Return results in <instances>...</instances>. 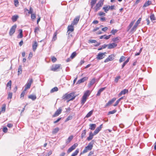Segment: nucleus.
<instances>
[{
	"label": "nucleus",
	"mask_w": 156,
	"mask_h": 156,
	"mask_svg": "<svg viewBox=\"0 0 156 156\" xmlns=\"http://www.w3.org/2000/svg\"><path fill=\"white\" fill-rule=\"evenodd\" d=\"M61 65L60 64H56L52 66L51 70L54 71H58L60 69H61Z\"/></svg>",
	"instance_id": "4"
},
{
	"label": "nucleus",
	"mask_w": 156,
	"mask_h": 156,
	"mask_svg": "<svg viewBox=\"0 0 156 156\" xmlns=\"http://www.w3.org/2000/svg\"><path fill=\"white\" fill-rule=\"evenodd\" d=\"M30 86L26 83L25 86V87L24 89L25 91H26L27 90V89H29L30 88Z\"/></svg>",
	"instance_id": "50"
},
{
	"label": "nucleus",
	"mask_w": 156,
	"mask_h": 156,
	"mask_svg": "<svg viewBox=\"0 0 156 156\" xmlns=\"http://www.w3.org/2000/svg\"><path fill=\"white\" fill-rule=\"evenodd\" d=\"M106 88V87H102L98 90V93L96 94L97 96H99L100 95L101 93L104 90H105Z\"/></svg>",
	"instance_id": "18"
},
{
	"label": "nucleus",
	"mask_w": 156,
	"mask_h": 156,
	"mask_svg": "<svg viewBox=\"0 0 156 156\" xmlns=\"http://www.w3.org/2000/svg\"><path fill=\"white\" fill-rule=\"evenodd\" d=\"M33 9L31 7H30V10L28 11V13L32 14H33Z\"/></svg>",
	"instance_id": "60"
},
{
	"label": "nucleus",
	"mask_w": 156,
	"mask_h": 156,
	"mask_svg": "<svg viewBox=\"0 0 156 156\" xmlns=\"http://www.w3.org/2000/svg\"><path fill=\"white\" fill-rule=\"evenodd\" d=\"M117 31L118 30L116 29H113L111 31V33L113 35H115Z\"/></svg>",
	"instance_id": "49"
},
{
	"label": "nucleus",
	"mask_w": 156,
	"mask_h": 156,
	"mask_svg": "<svg viewBox=\"0 0 156 156\" xmlns=\"http://www.w3.org/2000/svg\"><path fill=\"white\" fill-rule=\"evenodd\" d=\"M39 27H36L34 29V32L35 34H38V32L39 31Z\"/></svg>",
	"instance_id": "54"
},
{
	"label": "nucleus",
	"mask_w": 156,
	"mask_h": 156,
	"mask_svg": "<svg viewBox=\"0 0 156 156\" xmlns=\"http://www.w3.org/2000/svg\"><path fill=\"white\" fill-rule=\"evenodd\" d=\"M95 78H93L90 81V83L89 84L88 87H91V86L94 84V83H95Z\"/></svg>",
	"instance_id": "22"
},
{
	"label": "nucleus",
	"mask_w": 156,
	"mask_h": 156,
	"mask_svg": "<svg viewBox=\"0 0 156 156\" xmlns=\"http://www.w3.org/2000/svg\"><path fill=\"white\" fill-rule=\"evenodd\" d=\"M62 112V109L61 108H59L55 112V114L52 115L53 117H55L58 116Z\"/></svg>",
	"instance_id": "9"
},
{
	"label": "nucleus",
	"mask_w": 156,
	"mask_h": 156,
	"mask_svg": "<svg viewBox=\"0 0 156 156\" xmlns=\"http://www.w3.org/2000/svg\"><path fill=\"white\" fill-rule=\"evenodd\" d=\"M135 20H134V21H132L130 23V24H129V25L128 27V30H129V29H130L133 26V25L135 22Z\"/></svg>",
	"instance_id": "42"
},
{
	"label": "nucleus",
	"mask_w": 156,
	"mask_h": 156,
	"mask_svg": "<svg viewBox=\"0 0 156 156\" xmlns=\"http://www.w3.org/2000/svg\"><path fill=\"white\" fill-rule=\"evenodd\" d=\"M75 97L74 93L72 92L69 94L67 93L65 94L62 96V98L65 100L69 99V101H71L73 100Z\"/></svg>",
	"instance_id": "1"
},
{
	"label": "nucleus",
	"mask_w": 156,
	"mask_h": 156,
	"mask_svg": "<svg viewBox=\"0 0 156 156\" xmlns=\"http://www.w3.org/2000/svg\"><path fill=\"white\" fill-rule=\"evenodd\" d=\"M59 129L58 127H57L55 128L52 131V133L55 134L57 133L59 130Z\"/></svg>",
	"instance_id": "37"
},
{
	"label": "nucleus",
	"mask_w": 156,
	"mask_h": 156,
	"mask_svg": "<svg viewBox=\"0 0 156 156\" xmlns=\"http://www.w3.org/2000/svg\"><path fill=\"white\" fill-rule=\"evenodd\" d=\"M14 3L16 7H17L19 5V2L18 0H14Z\"/></svg>",
	"instance_id": "56"
},
{
	"label": "nucleus",
	"mask_w": 156,
	"mask_h": 156,
	"mask_svg": "<svg viewBox=\"0 0 156 156\" xmlns=\"http://www.w3.org/2000/svg\"><path fill=\"white\" fill-rule=\"evenodd\" d=\"M89 42L91 43H96L97 42V41L94 40H89Z\"/></svg>",
	"instance_id": "58"
},
{
	"label": "nucleus",
	"mask_w": 156,
	"mask_h": 156,
	"mask_svg": "<svg viewBox=\"0 0 156 156\" xmlns=\"http://www.w3.org/2000/svg\"><path fill=\"white\" fill-rule=\"evenodd\" d=\"M111 36V35H108V36H106V35H103V36H101L100 37V38L101 39H102L104 37H105V39H106V40H107V39H109Z\"/></svg>",
	"instance_id": "30"
},
{
	"label": "nucleus",
	"mask_w": 156,
	"mask_h": 156,
	"mask_svg": "<svg viewBox=\"0 0 156 156\" xmlns=\"http://www.w3.org/2000/svg\"><path fill=\"white\" fill-rule=\"evenodd\" d=\"M33 79H32V78H29L27 83L28 85H29L30 86H31V85Z\"/></svg>",
	"instance_id": "40"
},
{
	"label": "nucleus",
	"mask_w": 156,
	"mask_h": 156,
	"mask_svg": "<svg viewBox=\"0 0 156 156\" xmlns=\"http://www.w3.org/2000/svg\"><path fill=\"white\" fill-rule=\"evenodd\" d=\"M73 25H73L71 24L68 27L67 33H68L69 34L70 33V32H71L74 31V29Z\"/></svg>",
	"instance_id": "10"
},
{
	"label": "nucleus",
	"mask_w": 156,
	"mask_h": 156,
	"mask_svg": "<svg viewBox=\"0 0 156 156\" xmlns=\"http://www.w3.org/2000/svg\"><path fill=\"white\" fill-rule=\"evenodd\" d=\"M6 105L5 104H3L2 108L1 111L2 112H5V110Z\"/></svg>",
	"instance_id": "55"
},
{
	"label": "nucleus",
	"mask_w": 156,
	"mask_h": 156,
	"mask_svg": "<svg viewBox=\"0 0 156 156\" xmlns=\"http://www.w3.org/2000/svg\"><path fill=\"white\" fill-rule=\"evenodd\" d=\"M89 90H87L84 94L83 95L84 96L86 97L87 98L88 96H89L90 94L89 93Z\"/></svg>",
	"instance_id": "43"
},
{
	"label": "nucleus",
	"mask_w": 156,
	"mask_h": 156,
	"mask_svg": "<svg viewBox=\"0 0 156 156\" xmlns=\"http://www.w3.org/2000/svg\"><path fill=\"white\" fill-rule=\"evenodd\" d=\"M26 91H25V90H24L22 92V93H21V94L20 95V98H22V99H23V98L25 94Z\"/></svg>",
	"instance_id": "45"
},
{
	"label": "nucleus",
	"mask_w": 156,
	"mask_h": 156,
	"mask_svg": "<svg viewBox=\"0 0 156 156\" xmlns=\"http://www.w3.org/2000/svg\"><path fill=\"white\" fill-rule=\"evenodd\" d=\"M94 140H92V141L90 142L88 144V145L86 147L83 151L82 153L83 154L87 152L88 151H90L92 149L93 147L94 144Z\"/></svg>",
	"instance_id": "2"
},
{
	"label": "nucleus",
	"mask_w": 156,
	"mask_h": 156,
	"mask_svg": "<svg viewBox=\"0 0 156 156\" xmlns=\"http://www.w3.org/2000/svg\"><path fill=\"white\" fill-rule=\"evenodd\" d=\"M76 51L73 52L71 55L70 58L71 59H73L76 55Z\"/></svg>",
	"instance_id": "41"
},
{
	"label": "nucleus",
	"mask_w": 156,
	"mask_h": 156,
	"mask_svg": "<svg viewBox=\"0 0 156 156\" xmlns=\"http://www.w3.org/2000/svg\"><path fill=\"white\" fill-rule=\"evenodd\" d=\"M141 20V18H140L137 21L135 24L138 26V24L140 23V22Z\"/></svg>",
	"instance_id": "53"
},
{
	"label": "nucleus",
	"mask_w": 156,
	"mask_h": 156,
	"mask_svg": "<svg viewBox=\"0 0 156 156\" xmlns=\"http://www.w3.org/2000/svg\"><path fill=\"white\" fill-rule=\"evenodd\" d=\"M104 0H100L96 5L93 8L95 12H97L100 9L103 4Z\"/></svg>",
	"instance_id": "3"
},
{
	"label": "nucleus",
	"mask_w": 156,
	"mask_h": 156,
	"mask_svg": "<svg viewBox=\"0 0 156 156\" xmlns=\"http://www.w3.org/2000/svg\"><path fill=\"white\" fill-rule=\"evenodd\" d=\"M78 144L76 143L74 144L71 147L68 149L67 151V152L68 154L69 153L73 151L74 150L76 147L77 146Z\"/></svg>",
	"instance_id": "7"
},
{
	"label": "nucleus",
	"mask_w": 156,
	"mask_h": 156,
	"mask_svg": "<svg viewBox=\"0 0 156 156\" xmlns=\"http://www.w3.org/2000/svg\"><path fill=\"white\" fill-rule=\"evenodd\" d=\"M12 92H9L8 93V99H11L12 98Z\"/></svg>",
	"instance_id": "47"
},
{
	"label": "nucleus",
	"mask_w": 156,
	"mask_h": 156,
	"mask_svg": "<svg viewBox=\"0 0 156 156\" xmlns=\"http://www.w3.org/2000/svg\"><path fill=\"white\" fill-rule=\"evenodd\" d=\"M85 62V61L83 60H81L80 63H79L78 65L79 66H81Z\"/></svg>",
	"instance_id": "63"
},
{
	"label": "nucleus",
	"mask_w": 156,
	"mask_h": 156,
	"mask_svg": "<svg viewBox=\"0 0 156 156\" xmlns=\"http://www.w3.org/2000/svg\"><path fill=\"white\" fill-rule=\"evenodd\" d=\"M88 79V78L87 77H84L83 78L80 79V80H79L78 81L77 83H83L85 81L87 80Z\"/></svg>",
	"instance_id": "15"
},
{
	"label": "nucleus",
	"mask_w": 156,
	"mask_h": 156,
	"mask_svg": "<svg viewBox=\"0 0 156 156\" xmlns=\"http://www.w3.org/2000/svg\"><path fill=\"white\" fill-rule=\"evenodd\" d=\"M57 33L56 32L54 33V36L52 38V40L53 41H55L57 39Z\"/></svg>",
	"instance_id": "46"
},
{
	"label": "nucleus",
	"mask_w": 156,
	"mask_h": 156,
	"mask_svg": "<svg viewBox=\"0 0 156 156\" xmlns=\"http://www.w3.org/2000/svg\"><path fill=\"white\" fill-rule=\"evenodd\" d=\"M52 154V151H50L49 152H48L46 155L45 156H49Z\"/></svg>",
	"instance_id": "64"
},
{
	"label": "nucleus",
	"mask_w": 156,
	"mask_h": 156,
	"mask_svg": "<svg viewBox=\"0 0 156 156\" xmlns=\"http://www.w3.org/2000/svg\"><path fill=\"white\" fill-rule=\"evenodd\" d=\"M151 19L152 20H155V17L154 14H151L150 16Z\"/></svg>",
	"instance_id": "51"
},
{
	"label": "nucleus",
	"mask_w": 156,
	"mask_h": 156,
	"mask_svg": "<svg viewBox=\"0 0 156 156\" xmlns=\"http://www.w3.org/2000/svg\"><path fill=\"white\" fill-rule=\"evenodd\" d=\"M19 18L18 15H14L12 16V20L13 22H15L16 21L17 19Z\"/></svg>",
	"instance_id": "26"
},
{
	"label": "nucleus",
	"mask_w": 156,
	"mask_h": 156,
	"mask_svg": "<svg viewBox=\"0 0 156 156\" xmlns=\"http://www.w3.org/2000/svg\"><path fill=\"white\" fill-rule=\"evenodd\" d=\"M87 98L86 97L83 96L81 100V104L83 105L86 101Z\"/></svg>",
	"instance_id": "24"
},
{
	"label": "nucleus",
	"mask_w": 156,
	"mask_h": 156,
	"mask_svg": "<svg viewBox=\"0 0 156 156\" xmlns=\"http://www.w3.org/2000/svg\"><path fill=\"white\" fill-rule=\"evenodd\" d=\"M152 4V2L151 1L148 0L143 5V7H147Z\"/></svg>",
	"instance_id": "14"
},
{
	"label": "nucleus",
	"mask_w": 156,
	"mask_h": 156,
	"mask_svg": "<svg viewBox=\"0 0 156 156\" xmlns=\"http://www.w3.org/2000/svg\"><path fill=\"white\" fill-rule=\"evenodd\" d=\"M94 135V133H93L91 132H90L89 133V136L87 138V140L89 141L91 140Z\"/></svg>",
	"instance_id": "16"
},
{
	"label": "nucleus",
	"mask_w": 156,
	"mask_h": 156,
	"mask_svg": "<svg viewBox=\"0 0 156 156\" xmlns=\"http://www.w3.org/2000/svg\"><path fill=\"white\" fill-rule=\"evenodd\" d=\"M89 129L91 130H94L96 127V125L95 124H90L89 125Z\"/></svg>",
	"instance_id": "19"
},
{
	"label": "nucleus",
	"mask_w": 156,
	"mask_h": 156,
	"mask_svg": "<svg viewBox=\"0 0 156 156\" xmlns=\"http://www.w3.org/2000/svg\"><path fill=\"white\" fill-rule=\"evenodd\" d=\"M138 26L135 24L133 28L131 29V32L133 33L135 31L137 28Z\"/></svg>",
	"instance_id": "28"
},
{
	"label": "nucleus",
	"mask_w": 156,
	"mask_h": 156,
	"mask_svg": "<svg viewBox=\"0 0 156 156\" xmlns=\"http://www.w3.org/2000/svg\"><path fill=\"white\" fill-rule=\"evenodd\" d=\"M56 60H57V59H56V58L54 56L51 58V61L53 62H55L56 61Z\"/></svg>",
	"instance_id": "61"
},
{
	"label": "nucleus",
	"mask_w": 156,
	"mask_h": 156,
	"mask_svg": "<svg viewBox=\"0 0 156 156\" xmlns=\"http://www.w3.org/2000/svg\"><path fill=\"white\" fill-rule=\"evenodd\" d=\"M86 134V130L85 129L83 130L82 133L81 138L82 139H83L84 137H85V136Z\"/></svg>",
	"instance_id": "34"
},
{
	"label": "nucleus",
	"mask_w": 156,
	"mask_h": 156,
	"mask_svg": "<svg viewBox=\"0 0 156 156\" xmlns=\"http://www.w3.org/2000/svg\"><path fill=\"white\" fill-rule=\"evenodd\" d=\"M120 78V76H118L117 77H116L115 80H114V81L116 83H117L118 81V80Z\"/></svg>",
	"instance_id": "57"
},
{
	"label": "nucleus",
	"mask_w": 156,
	"mask_h": 156,
	"mask_svg": "<svg viewBox=\"0 0 156 156\" xmlns=\"http://www.w3.org/2000/svg\"><path fill=\"white\" fill-rule=\"evenodd\" d=\"M126 59V57L123 56H122L121 57L120 59H119V62L120 63H121L123 61H124Z\"/></svg>",
	"instance_id": "35"
},
{
	"label": "nucleus",
	"mask_w": 156,
	"mask_h": 156,
	"mask_svg": "<svg viewBox=\"0 0 156 156\" xmlns=\"http://www.w3.org/2000/svg\"><path fill=\"white\" fill-rule=\"evenodd\" d=\"M37 46L38 44L37 42L36 41H35L34 42V43L32 45L33 49L34 51H35L37 48Z\"/></svg>",
	"instance_id": "20"
},
{
	"label": "nucleus",
	"mask_w": 156,
	"mask_h": 156,
	"mask_svg": "<svg viewBox=\"0 0 156 156\" xmlns=\"http://www.w3.org/2000/svg\"><path fill=\"white\" fill-rule=\"evenodd\" d=\"M36 18V15L34 14H31V18L32 20H34Z\"/></svg>",
	"instance_id": "59"
},
{
	"label": "nucleus",
	"mask_w": 156,
	"mask_h": 156,
	"mask_svg": "<svg viewBox=\"0 0 156 156\" xmlns=\"http://www.w3.org/2000/svg\"><path fill=\"white\" fill-rule=\"evenodd\" d=\"M22 73V66L20 65L19 66L18 71V75L21 74Z\"/></svg>",
	"instance_id": "32"
},
{
	"label": "nucleus",
	"mask_w": 156,
	"mask_h": 156,
	"mask_svg": "<svg viewBox=\"0 0 156 156\" xmlns=\"http://www.w3.org/2000/svg\"><path fill=\"white\" fill-rule=\"evenodd\" d=\"M93 112V110H92L91 111H90L86 115V117L89 118V117H90L91 116V115L92 114Z\"/></svg>",
	"instance_id": "33"
},
{
	"label": "nucleus",
	"mask_w": 156,
	"mask_h": 156,
	"mask_svg": "<svg viewBox=\"0 0 156 156\" xmlns=\"http://www.w3.org/2000/svg\"><path fill=\"white\" fill-rule=\"evenodd\" d=\"M79 149H77L73 153L71 156H76L79 152Z\"/></svg>",
	"instance_id": "31"
},
{
	"label": "nucleus",
	"mask_w": 156,
	"mask_h": 156,
	"mask_svg": "<svg viewBox=\"0 0 156 156\" xmlns=\"http://www.w3.org/2000/svg\"><path fill=\"white\" fill-rule=\"evenodd\" d=\"M117 46V44L115 43H112L108 44V49H112Z\"/></svg>",
	"instance_id": "12"
},
{
	"label": "nucleus",
	"mask_w": 156,
	"mask_h": 156,
	"mask_svg": "<svg viewBox=\"0 0 156 156\" xmlns=\"http://www.w3.org/2000/svg\"><path fill=\"white\" fill-rule=\"evenodd\" d=\"M22 30H20V32L19 34L18 37L19 38H21L23 37V34H22Z\"/></svg>",
	"instance_id": "48"
},
{
	"label": "nucleus",
	"mask_w": 156,
	"mask_h": 156,
	"mask_svg": "<svg viewBox=\"0 0 156 156\" xmlns=\"http://www.w3.org/2000/svg\"><path fill=\"white\" fill-rule=\"evenodd\" d=\"M73 138V136L72 135L70 136L67 140H66V144H69L70 141L72 140Z\"/></svg>",
	"instance_id": "17"
},
{
	"label": "nucleus",
	"mask_w": 156,
	"mask_h": 156,
	"mask_svg": "<svg viewBox=\"0 0 156 156\" xmlns=\"http://www.w3.org/2000/svg\"><path fill=\"white\" fill-rule=\"evenodd\" d=\"M98 15L100 16H105V13L102 12H100L98 13Z\"/></svg>",
	"instance_id": "52"
},
{
	"label": "nucleus",
	"mask_w": 156,
	"mask_h": 156,
	"mask_svg": "<svg viewBox=\"0 0 156 156\" xmlns=\"http://www.w3.org/2000/svg\"><path fill=\"white\" fill-rule=\"evenodd\" d=\"M120 39V38L119 37H117L115 38H113L112 39V41L113 42H115L116 43L119 42Z\"/></svg>",
	"instance_id": "23"
},
{
	"label": "nucleus",
	"mask_w": 156,
	"mask_h": 156,
	"mask_svg": "<svg viewBox=\"0 0 156 156\" xmlns=\"http://www.w3.org/2000/svg\"><path fill=\"white\" fill-rule=\"evenodd\" d=\"M58 90V89L57 87H55L54 88H53L50 91V92L51 93H53L55 91H57Z\"/></svg>",
	"instance_id": "36"
},
{
	"label": "nucleus",
	"mask_w": 156,
	"mask_h": 156,
	"mask_svg": "<svg viewBox=\"0 0 156 156\" xmlns=\"http://www.w3.org/2000/svg\"><path fill=\"white\" fill-rule=\"evenodd\" d=\"M116 112V111L115 110H114L112 111L109 112H108V114H114Z\"/></svg>",
	"instance_id": "62"
},
{
	"label": "nucleus",
	"mask_w": 156,
	"mask_h": 156,
	"mask_svg": "<svg viewBox=\"0 0 156 156\" xmlns=\"http://www.w3.org/2000/svg\"><path fill=\"white\" fill-rule=\"evenodd\" d=\"M128 92V90L127 89H124L119 93V96H121L122 94H125L126 93H127Z\"/></svg>",
	"instance_id": "21"
},
{
	"label": "nucleus",
	"mask_w": 156,
	"mask_h": 156,
	"mask_svg": "<svg viewBox=\"0 0 156 156\" xmlns=\"http://www.w3.org/2000/svg\"><path fill=\"white\" fill-rule=\"evenodd\" d=\"M28 98L34 101L36 99L37 97L35 95H30L28 96Z\"/></svg>",
	"instance_id": "27"
},
{
	"label": "nucleus",
	"mask_w": 156,
	"mask_h": 156,
	"mask_svg": "<svg viewBox=\"0 0 156 156\" xmlns=\"http://www.w3.org/2000/svg\"><path fill=\"white\" fill-rule=\"evenodd\" d=\"M97 1V0H91V2H90V5H91L92 8H93V6L94 5Z\"/></svg>",
	"instance_id": "29"
},
{
	"label": "nucleus",
	"mask_w": 156,
	"mask_h": 156,
	"mask_svg": "<svg viewBox=\"0 0 156 156\" xmlns=\"http://www.w3.org/2000/svg\"><path fill=\"white\" fill-rule=\"evenodd\" d=\"M106 53V52L104 53H98L97 55L96 58L100 60L103 59L105 57V54Z\"/></svg>",
	"instance_id": "8"
},
{
	"label": "nucleus",
	"mask_w": 156,
	"mask_h": 156,
	"mask_svg": "<svg viewBox=\"0 0 156 156\" xmlns=\"http://www.w3.org/2000/svg\"><path fill=\"white\" fill-rule=\"evenodd\" d=\"M11 83L12 81L10 80L8 82L6 85L7 87H9L10 89H11Z\"/></svg>",
	"instance_id": "44"
},
{
	"label": "nucleus",
	"mask_w": 156,
	"mask_h": 156,
	"mask_svg": "<svg viewBox=\"0 0 156 156\" xmlns=\"http://www.w3.org/2000/svg\"><path fill=\"white\" fill-rule=\"evenodd\" d=\"M33 79H32V78H29L27 83L28 85H29L30 86H31V85Z\"/></svg>",
	"instance_id": "38"
},
{
	"label": "nucleus",
	"mask_w": 156,
	"mask_h": 156,
	"mask_svg": "<svg viewBox=\"0 0 156 156\" xmlns=\"http://www.w3.org/2000/svg\"><path fill=\"white\" fill-rule=\"evenodd\" d=\"M16 27V25L15 24L11 27L9 32V34L10 36H12L15 33Z\"/></svg>",
	"instance_id": "5"
},
{
	"label": "nucleus",
	"mask_w": 156,
	"mask_h": 156,
	"mask_svg": "<svg viewBox=\"0 0 156 156\" xmlns=\"http://www.w3.org/2000/svg\"><path fill=\"white\" fill-rule=\"evenodd\" d=\"M115 55L114 54L111 55L108 57L105 60V62H107L113 60L114 59Z\"/></svg>",
	"instance_id": "6"
},
{
	"label": "nucleus",
	"mask_w": 156,
	"mask_h": 156,
	"mask_svg": "<svg viewBox=\"0 0 156 156\" xmlns=\"http://www.w3.org/2000/svg\"><path fill=\"white\" fill-rule=\"evenodd\" d=\"M102 125H103L102 124L101 125L98 127L97 128L94 132V135H96L98 134V132L101 130Z\"/></svg>",
	"instance_id": "11"
},
{
	"label": "nucleus",
	"mask_w": 156,
	"mask_h": 156,
	"mask_svg": "<svg viewBox=\"0 0 156 156\" xmlns=\"http://www.w3.org/2000/svg\"><path fill=\"white\" fill-rule=\"evenodd\" d=\"M80 18V17L79 16H77L74 19L73 22L72 23V24L74 25H76L79 21Z\"/></svg>",
	"instance_id": "13"
},
{
	"label": "nucleus",
	"mask_w": 156,
	"mask_h": 156,
	"mask_svg": "<svg viewBox=\"0 0 156 156\" xmlns=\"http://www.w3.org/2000/svg\"><path fill=\"white\" fill-rule=\"evenodd\" d=\"M33 79H32V78H29L27 83L28 85H29L30 86H31V85Z\"/></svg>",
	"instance_id": "39"
},
{
	"label": "nucleus",
	"mask_w": 156,
	"mask_h": 156,
	"mask_svg": "<svg viewBox=\"0 0 156 156\" xmlns=\"http://www.w3.org/2000/svg\"><path fill=\"white\" fill-rule=\"evenodd\" d=\"M110 6L109 5H108L107 6L103 7V9L104 10L105 12L107 13L110 9Z\"/></svg>",
	"instance_id": "25"
}]
</instances>
